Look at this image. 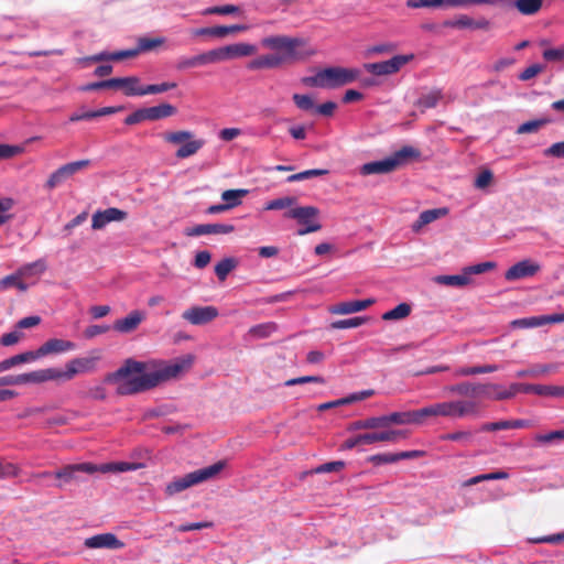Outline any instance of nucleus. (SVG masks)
<instances>
[{
    "mask_svg": "<svg viewBox=\"0 0 564 564\" xmlns=\"http://www.w3.org/2000/svg\"><path fill=\"white\" fill-rule=\"evenodd\" d=\"M238 11H239V8L237 6L226 4V6H216V7L207 8L203 12V14H205V15H208V14L227 15V14L237 13Z\"/></svg>",
    "mask_w": 564,
    "mask_h": 564,
    "instance_id": "obj_53",
    "label": "nucleus"
},
{
    "mask_svg": "<svg viewBox=\"0 0 564 564\" xmlns=\"http://www.w3.org/2000/svg\"><path fill=\"white\" fill-rule=\"evenodd\" d=\"M248 189H227L221 193V199L225 202L228 209L235 208L241 204V199L247 196Z\"/></svg>",
    "mask_w": 564,
    "mask_h": 564,
    "instance_id": "obj_36",
    "label": "nucleus"
},
{
    "mask_svg": "<svg viewBox=\"0 0 564 564\" xmlns=\"http://www.w3.org/2000/svg\"><path fill=\"white\" fill-rule=\"evenodd\" d=\"M225 462L219 460L210 466L188 473L185 476L167 484L165 492L169 496H173L194 485L212 479L216 477L225 468Z\"/></svg>",
    "mask_w": 564,
    "mask_h": 564,
    "instance_id": "obj_6",
    "label": "nucleus"
},
{
    "mask_svg": "<svg viewBox=\"0 0 564 564\" xmlns=\"http://www.w3.org/2000/svg\"><path fill=\"white\" fill-rule=\"evenodd\" d=\"M247 25L235 24V25H217V37H225L228 34L246 31Z\"/></svg>",
    "mask_w": 564,
    "mask_h": 564,
    "instance_id": "obj_57",
    "label": "nucleus"
},
{
    "mask_svg": "<svg viewBox=\"0 0 564 564\" xmlns=\"http://www.w3.org/2000/svg\"><path fill=\"white\" fill-rule=\"evenodd\" d=\"M359 76L360 70L357 68L334 66L324 68L314 76L305 77L303 83L311 87L337 88L354 83Z\"/></svg>",
    "mask_w": 564,
    "mask_h": 564,
    "instance_id": "obj_3",
    "label": "nucleus"
},
{
    "mask_svg": "<svg viewBox=\"0 0 564 564\" xmlns=\"http://www.w3.org/2000/svg\"><path fill=\"white\" fill-rule=\"evenodd\" d=\"M261 44L263 47L279 51L286 61H294L297 58L296 48L304 44V41L299 37H290L285 35H273L262 39Z\"/></svg>",
    "mask_w": 564,
    "mask_h": 564,
    "instance_id": "obj_8",
    "label": "nucleus"
},
{
    "mask_svg": "<svg viewBox=\"0 0 564 564\" xmlns=\"http://www.w3.org/2000/svg\"><path fill=\"white\" fill-rule=\"evenodd\" d=\"M126 217H127L126 212L115 208V207H110L105 210H98L93 215L91 228L95 230H99V229H102L109 223L121 221V220L126 219Z\"/></svg>",
    "mask_w": 564,
    "mask_h": 564,
    "instance_id": "obj_20",
    "label": "nucleus"
},
{
    "mask_svg": "<svg viewBox=\"0 0 564 564\" xmlns=\"http://www.w3.org/2000/svg\"><path fill=\"white\" fill-rule=\"evenodd\" d=\"M22 337V333L18 332V330H13V332H10V333H7V334H3L1 337H0V344L2 346H13L15 345L17 343H19V340L21 339Z\"/></svg>",
    "mask_w": 564,
    "mask_h": 564,
    "instance_id": "obj_62",
    "label": "nucleus"
},
{
    "mask_svg": "<svg viewBox=\"0 0 564 564\" xmlns=\"http://www.w3.org/2000/svg\"><path fill=\"white\" fill-rule=\"evenodd\" d=\"M141 465L135 463H127V462H119V463H107L97 465V471L99 473H124L130 470H137Z\"/></svg>",
    "mask_w": 564,
    "mask_h": 564,
    "instance_id": "obj_33",
    "label": "nucleus"
},
{
    "mask_svg": "<svg viewBox=\"0 0 564 564\" xmlns=\"http://www.w3.org/2000/svg\"><path fill=\"white\" fill-rule=\"evenodd\" d=\"M218 316L215 306H192L183 312L182 317L192 325H204Z\"/></svg>",
    "mask_w": 564,
    "mask_h": 564,
    "instance_id": "obj_14",
    "label": "nucleus"
},
{
    "mask_svg": "<svg viewBox=\"0 0 564 564\" xmlns=\"http://www.w3.org/2000/svg\"><path fill=\"white\" fill-rule=\"evenodd\" d=\"M409 8H429L444 6V0H408Z\"/></svg>",
    "mask_w": 564,
    "mask_h": 564,
    "instance_id": "obj_60",
    "label": "nucleus"
},
{
    "mask_svg": "<svg viewBox=\"0 0 564 564\" xmlns=\"http://www.w3.org/2000/svg\"><path fill=\"white\" fill-rule=\"evenodd\" d=\"M193 362V355H186L170 364L159 360L138 361L129 358L116 371L108 373L105 382L116 383V392L119 395L138 394L178 377L187 371Z\"/></svg>",
    "mask_w": 564,
    "mask_h": 564,
    "instance_id": "obj_1",
    "label": "nucleus"
},
{
    "mask_svg": "<svg viewBox=\"0 0 564 564\" xmlns=\"http://www.w3.org/2000/svg\"><path fill=\"white\" fill-rule=\"evenodd\" d=\"M165 40L163 37H140L137 42L139 54L142 52H150L161 46Z\"/></svg>",
    "mask_w": 564,
    "mask_h": 564,
    "instance_id": "obj_45",
    "label": "nucleus"
},
{
    "mask_svg": "<svg viewBox=\"0 0 564 564\" xmlns=\"http://www.w3.org/2000/svg\"><path fill=\"white\" fill-rule=\"evenodd\" d=\"M22 384L46 382V370L40 369L21 375Z\"/></svg>",
    "mask_w": 564,
    "mask_h": 564,
    "instance_id": "obj_50",
    "label": "nucleus"
},
{
    "mask_svg": "<svg viewBox=\"0 0 564 564\" xmlns=\"http://www.w3.org/2000/svg\"><path fill=\"white\" fill-rule=\"evenodd\" d=\"M328 174L327 170L324 169H313V170H306L296 174L290 175L286 181L289 183L299 182L303 180H307L314 176H322Z\"/></svg>",
    "mask_w": 564,
    "mask_h": 564,
    "instance_id": "obj_47",
    "label": "nucleus"
},
{
    "mask_svg": "<svg viewBox=\"0 0 564 564\" xmlns=\"http://www.w3.org/2000/svg\"><path fill=\"white\" fill-rule=\"evenodd\" d=\"M163 140L170 144H180L175 155L177 159H186L196 154L205 144L203 139H195L194 133L188 130L165 132Z\"/></svg>",
    "mask_w": 564,
    "mask_h": 564,
    "instance_id": "obj_7",
    "label": "nucleus"
},
{
    "mask_svg": "<svg viewBox=\"0 0 564 564\" xmlns=\"http://www.w3.org/2000/svg\"><path fill=\"white\" fill-rule=\"evenodd\" d=\"M442 98V91L438 89H433L427 94L422 95L417 104L423 108H434Z\"/></svg>",
    "mask_w": 564,
    "mask_h": 564,
    "instance_id": "obj_46",
    "label": "nucleus"
},
{
    "mask_svg": "<svg viewBox=\"0 0 564 564\" xmlns=\"http://www.w3.org/2000/svg\"><path fill=\"white\" fill-rule=\"evenodd\" d=\"M514 7L525 15L535 14L542 7L541 0H517Z\"/></svg>",
    "mask_w": 564,
    "mask_h": 564,
    "instance_id": "obj_42",
    "label": "nucleus"
},
{
    "mask_svg": "<svg viewBox=\"0 0 564 564\" xmlns=\"http://www.w3.org/2000/svg\"><path fill=\"white\" fill-rule=\"evenodd\" d=\"M235 230L230 224H199L185 229L187 237H198L203 235H228Z\"/></svg>",
    "mask_w": 564,
    "mask_h": 564,
    "instance_id": "obj_16",
    "label": "nucleus"
},
{
    "mask_svg": "<svg viewBox=\"0 0 564 564\" xmlns=\"http://www.w3.org/2000/svg\"><path fill=\"white\" fill-rule=\"evenodd\" d=\"M175 87H176L175 83H162V84L148 85V86H144V88H143V96L161 94V93L174 89Z\"/></svg>",
    "mask_w": 564,
    "mask_h": 564,
    "instance_id": "obj_54",
    "label": "nucleus"
},
{
    "mask_svg": "<svg viewBox=\"0 0 564 564\" xmlns=\"http://www.w3.org/2000/svg\"><path fill=\"white\" fill-rule=\"evenodd\" d=\"M20 468L11 463L0 464V478H13L19 476Z\"/></svg>",
    "mask_w": 564,
    "mask_h": 564,
    "instance_id": "obj_61",
    "label": "nucleus"
},
{
    "mask_svg": "<svg viewBox=\"0 0 564 564\" xmlns=\"http://www.w3.org/2000/svg\"><path fill=\"white\" fill-rule=\"evenodd\" d=\"M445 25L449 26V28H455V29H468V28L484 29V28L488 26V22L487 21L476 22L470 17L463 14V15H459L455 20L446 21Z\"/></svg>",
    "mask_w": 564,
    "mask_h": 564,
    "instance_id": "obj_32",
    "label": "nucleus"
},
{
    "mask_svg": "<svg viewBox=\"0 0 564 564\" xmlns=\"http://www.w3.org/2000/svg\"><path fill=\"white\" fill-rule=\"evenodd\" d=\"M46 380L47 381H69L70 372L68 371L67 366H65V370L58 368H46Z\"/></svg>",
    "mask_w": 564,
    "mask_h": 564,
    "instance_id": "obj_49",
    "label": "nucleus"
},
{
    "mask_svg": "<svg viewBox=\"0 0 564 564\" xmlns=\"http://www.w3.org/2000/svg\"><path fill=\"white\" fill-rule=\"evenodd\" d=\"M257 52V48L252 44L248 43H235L223 47L212 50L214 63H219L237 57L250 56Z\"/></svg>",
    "mask_w": 564,
    "mask_h": 564,
    "instance_id": "obj_13",
    "label": "nucleus"
},
{
    "mask_svg": "<svg viewBox=\"0 0 564 564\" xmlns=\"http://www.w3.org/2000/svg\"><path fill=\"white\" fill-rule=\"evenodd\" d=\"M236 267L237 261L234 258H225L215 265V273L220 281H225Z\"/></svg>",
    "mask_w": 564,
    "mask_h": 564,
    "instance_id": "obj_41",
    "label": "nucleus"
},
{
    "mask_svg": "<svg viewBox=\"0 0 564 564\" xmlns=\"http://www.w3.org/2000/svg\"><path fill=\"white\" fill-rule=\"evenodd\" d=\"M345 467V462L336 460L322 464L314 468L311 474H325V473H337Z\"/></svg>",
    "mask_w": 564,
    "mask_h": 564,
    "instance_id": "obj_51",
    "label": "nucleus"
},
{
    "mask_svg": "<svg viewBox=\"0 0 564 564\" xmlns=\"http://www.w3.org/2000/svg\"><path fill=\"white\" fill-rule=\"evenodd\" d=\"M386 419V427L390 424L405 425V424H416L420 425V415L419 410L413 411H402V412H393L389 415H384Z\"/></svg>",
    "mask_w": 564,
    "mask_h": 564,
    "instance_id": "obj_28",
    "label": "nucleus"
},
{
    "mask_svg": "<svg viewBox=\"0 0 564 564\" xmlns=\"http://www.w3.org/2000/svg\"><path fill=\"white\" fill-rule=\"evenodd\" d=\"M297 203V198L294 196H283L275 199H272L267 203L264 209L265 210H281L285 208H290L295 206Z\"/></svg>",
    "mask_w": 564,
    "mask_h": 564,
    "instance_id": "obj_39",
    "label": "nucleus"
},
{
    "mask_svg": "<svg viewBox=\"0 0 564 564\" xmlns=\"http://www.w3.org/2000/svg\"><path fill=\"white\" fill-rule=\"evenodd\" d=\"M473 437V433L470 431H457L453 433H447L441 436L443 441H453V442H470Z\"/></svg>",
    "mask_w": 564,
    "mask_h": 564,
    "instance_id": "obj_55",
    "label": "nucleus"
},
{
    "mask_svg": "<svg viewBox=\"0 0 564 564\" xmlns=\"http://www.w3.org/2000/svg\"><path fill=\"white\" fill-rule=\"evenodd\" d=\"M139 55V51L137 47L134 48H131V50H123V51H118V52H115V53H99L97 55H94L91 57H89L90 61L93 62H100V61H122V59H126V58H133L135 56Z\"/></svg>",
    "mask_w": 564,
    "mask_h": 564,
    "instance_id": "obj_31",
    "label": "nucleus"
},
{
    "mask_svg": "<svg viewBox=\"0 0 564 564\" xmlns=\"http://www.w3.org/2000/svg\"><path fill=\"white\" fill-rule=\"evenodd\" d=\"M113 88H121L126 96H143V86L137 76L113 78Z\"/></svg>",
    "mask_w": 564,
    "mask_h": 564,
    "instance_id": "obj_27",
    "label": "nucleus"
},
{
    "mask_svg": "<svg viewBox=\"0 0 564 564\" xmlns=\"http://www.w3.org/2000/svg\"><path fill=\"white\" fill-rule=\"evenodd\" d=\"M550 122H552V120L550 118H541V119H536V120L527 121L518 127L517 133H519V134L533 133Z\"/></svg>",
    "mask_w": 564,
    "mask_h": 564,
    "instance_id": "obj_43",
    "label": "nucleus"
},
{
    "mask_svg": "<svg viewBox=\"0 0 564 564\" xmlns=\"http://www.w3.org/2000/svg\"><path fill=\"white\" fill-rule=\"evenodd\" d=\"M540 265L531 260H522L517 262L512 267H510L506 273L505 278L508 281L520 280L523 278L533 276L540 271Z\"/></svg>",
    "mask_w": 564,
    "mask_h": 564,
    "instance_id": "obj_19",
    "label": "nucleus"
},
{
    "mask_svg": "<svg viewBox=\"0 0 564 564\" xmlns=\"http://www.w3.org/2000/svg\"><path fill=\"white\" fill-rule=\"evenodd\" d=\"M411 313V306L408 303H400L394 308L382 315L383 321H398L408 317Z\"/></svg>",
    "mask_w": 564,
    "mask_h": 564,
    "instance_id": "obj_40",
    "label": "nucleus"
},
{
    "mask_svg": "<svg viewBox=\"0 0 564 564\" xmlns=\"http://www.w3.org/2000/svg\"><path fill=\"white\" fill-rule=\"evenodd\" d=\"M34 359H36L34 351H26L23 354L15 355V356L4 359L0 362V372L9 370L10 368H12L17 365H20L22 362H28V361L34 360Z\"/></svg>",
    "mask_w": 564,
    "mask_h": 564,
    "instance_id": "obj_37",
    "label": "nucleus"
},
{
    "mask_svg": "<svg viewBox=\"0 0 564 564\" xmlns=\"http://www.w3.org/2000/svg\"><path fill=\"white\" fill-rule=\"evenodd\" d=\"M100 359L99 355L96 356H87V357H77L70 359L66 366L68 371L70 372V378L73 379L75 376L79 373L93 372L96 369V364Z\"/></svg>",
    "mask_w": 564,
    "mask_h": 564,
    "instance_id": "obj_21",
    "label": "nucleus"
},
{
    "mask_svg": "<svg viewBox=\"0 0 564 564\" xmlns=\"http://www.w3.org/2000/svg\"><path fill=\"white\" fill-rule=\"evenodd\" d=\"M444 390L449 394L466 397L469 398V400H476L477 398L507 400L511 398V393H509L508 390H503L501 386L495 383L463 381L447 386Z\"/></svg>",
    "mask_w": 564,
    "mask_h": 564,
    "instance_id": "obj_4",
    "label": "nucleus"
},
{
    "mask_svg": "<svg viewBox=\"0 0 564 564\" xmlns=\"http://www.w3.org/2000/svg\"><path fill=\"white\" fill-rule=\"evenodd\" d=\"M496 267L495 262H481L475 265L466 267L463 269L462 273L454 275H438L435 281L443 285L448 286H465L471 282L473 274H481L489 270H492Z\"/></svg>",
    "mask_w": 564,
    "mask_h": 564,
    "instance_id": "obj_10",
    "label": "nucleus"
},
{
    "mask_svg": "<svg viewBox=\"0 0 564 564\" xmlns=\"http://www.w3.org/2000/svg\"><path fill=\"white\" fill-rule=\"evenodd\" d=\"M530 393L549 397H564V387L551 384H531Z\"/></svg>",
    "mask_w": 564,
    "mask_h": 564,
    "instance_id": "obj_38",
    "label": "nucleus"
},
{
    "mask_svg": "<svg viewBox=\"0 0 564 564\" xmlns=\"http://www.w3.org/2000/svg\"><path fill=\"white\" fill-rule=\"evenodd\" d=\"M294 104L302 110H311L314 108V101L308 95H293Z\"/></svg>",
    "mask_w": 564,
    "mask_h": 564,
    "instance_id": "obj_58",
    "label": "nucleus"
},
{
    "mask_svg": "<svg viewBox=\"0 0 564 564\" xmlns=\"http://www.w3.org/2000/svg\"><path fill=\"white\" fill-rule=\"evenodd\" d=\"M45 269H46L45 262L42 260H37L33 263L23 265L22 268H20L18 270V272L22 278H26L32 274L42 273V272H44Z\"/></svg>",
    "mask_w": 564,
    "mask_h": 564,
    "instance_id": "obj_48",
    "label": "nucleus"
},
{
    "mask_svg": "<svg viewBox=\"0 0 564 564\" xmlns=\"http://www.w3.org/2000/svg\"><path fill=\"white\" fill-rule=\"evenodd\" d=\"M283 63V56H280L279 54H267L250 61L247 67L251 70L272 69L280 67Z\"/></svg>",
    "mask_w": 564,
    "mask_h": 564,
    "instance_id": "obj_26",
    "label": "nucleus"
},
{
    "mask_svg": "<svg viewBox=\"0 0 564 564\" xmlns=\"http://www.w3.org/2000/svg\"><path fill=\"white\" fill-rule=\"evenodd\" d=\"M408 435L401 430H389L382 432H372L362 434L365 444H372L377 442H391L395 443L400 438H405Z\"/></svg>",
    "mask_w": 564,
    "mask_h": 564,
    "instance_id": "obj_25",
    "label": "nucleus"
},
{
    "mask_svg": "<svg viewBox=\"0 0 564 564\" xmlns=\"http://www.w3.org/2000/svg\"><path fill=\"white\" fill-rule=\"evenodd\" d=\"M75 343L66 339L51 338L39 347L35 354V358H41L52 354H63L75 350Z\"/></svg>",
    "mask_w": 564,
    "mask_h": 564,
    "instance_id": "obj_17",
    "label": "nucleus"
},
{
    "mask_svg": "<svg viewBox=\"0 0 564 564\" xmlns=\"http://www.w3.org/2000/svg\"><path fill=\"white\" fill-rule=\"evenodd\" d=\"M278 326L273 322L262 323L254 325L249 328L248 336L253 339H261L270 337L274 332H276Z\"/></svg>",
    "mask_w": 564,
    "mask_h": 564,
    "instance_id": "obj_35",
    "label": "nucleus"
},
{
    "mask_svg": "<svg viewBox=\"0 0 564 564\" xmlns=\"http://www.w3.org/2000/svg\"><path fill=\"white\" fill-rule=\"evenodd\" d=\"M208 64H214L212 50L191 57H180L175 63V69L178 72H184L191 68Z\"/></svg>",
    "mask_w": 564,
    "mask_h": 564,
    "instance_id": "obj_22",
    "label": "nucleus"
},
{
    "mask_svg": "<svg viewBox=\"0 0 564 564\" xmlns=\"http://www.w3.org/2000/svg\"><path fill=\"white\" fill-rule=\"evenodd\" d=\"M420 151L411 145H404L389 158L364 164L360 169L362 175L387 174L398 170L412 159L420 156Z\"/></svg>",
    "mask_w": 564,
    "mask_h": 564,
    "instance_id": "obj_5",
    "label": "nucleus"
},
{
    "mask_svg": "<svg viewBox=\"0 0 564 564\" xmlns=\"http://www.w3.org/2000/svg\"><path fill=\"white\" fill-rule=\"evenodd\" d=\"M368 321V317L356 316L346 319H339L333 322L330 327L334 329H346V328H356L364 325Z\"/></svg>",
    "mask_w": 564,
    "mask_h": 564,
    "instance_id": "obj_44",
    "label": "nucleus"
},
{
    "mask_svg": "<svg viewBox=\"0 0 564 564\" xmlns=\"http://www.w3.org/2000/svg\"><path fill=\"white\" fill-rule=\"evenodd\" d=\"M303 383H325V380L323 377H319V376H303V377H297V378H293V379H289L284 382V386L286 387H291V386H295V384H303Z\"/></svg>",
    "mask_w": 564,
    "mask_h": 564,
    "instance_id": "obj_52",
    "label": "nucleus"
},
{
    "mask_svg": "<svg viewBox=\"0 0 564 564\" xmlns=\"http://www.w3.org/2000/svg\"><path fill=\"white\" fill-rule=\"evenodd\" d=\"M414 58L413 54L395 55L392 58L378 63H367L365 69L376 76L392 75L398 73L405 64Z\"/></svg>",
    "mask_w": 564,
    "mask_h": 564,
    "instance_id": "obj_12",
    "label": "nucleus"
},
{
    "mask_svg": "<svg viewBox=\"0 0 564 564\" xmlns=\"http://www.w3.org/2000/svg\"><path fill=\"white\" fill-rule=\"evenodd\" d=\"M176 111V108L170 104H161L158 106L145 108L147 119L151 121L174 116Z\"/></svg>",
    "mask_w": 564,
    "mask_h": 564,
    "instance_id": "obj_30",
    "label": "nucleus"
},
{
    "mask_svg": "<svg viewBox=\"0 0 564 564\" xmlns=\"http://www.w3.org/2000/svg\"><path fill=\"white\" fill-rule=\"evenodd\" d=\"M386 427V419L382 416H372L365 420H358L350 424L349 430L358 431V430H372Z\"/></svg>",
    "mask_w": 564,
    "mask_h": 564,
    "instance_id": "obj_34",
    "label": "nucleus"
},
{
    "mask_svg": "<svg viewBox=\"0 0 564 564\" xmlns=\"http://www.w3.org/2000/svg\"><path fill=\"white\" fill-rule=\"evenodd\" d=\"M77 473H87L94 474L97 473V465L91 463H82L67 465L55 473V477L61 481L57 484V487L62 488L64 484H67L74 479H76Z\"/></svg>",
    "mask_w": 564,
    "mask_h": 564,
    "instance_id": "obj_15",
    "label": "nucleus"
},
{
    "mask_svg": "<svg viewBox=\"0 0 564 564\" xmlns=\"http://www.w3.org/2000/svg\"><path fill=\"white\" fill-rule=\"evenodd\" d=\"M144 318L145 314L143 312L132 311L124 318L117 319L113 323V329L122 334L131 333L139 327Z\"/></svg>",
    "mask_w": 564,
    "mask_h": 564,
    "instance_id": "obj_23",
    "label": "nucleus"
},
{
    "mask_svg": "<svg viewBox=\"0 0 564 564\" xmlns=\"http://www.w3.org/2000/svg\"><path fill=\"white\" fill-rule=\"evenodd\" d=\"M480 406L477 400H452L434 403L429 406L419 409L421 424L432 416L443 417H465L476 416L479 414Z\"/></svg>",
    "mask_w": 564,
    "mask_h": 564,
    "instance_id": "obj_2",
    "label": "nucleus"
},
{
    "mask_svg": "<svg viewBox=\"0 0 564 564\" xmlns=\"http://www.w3.org/2000/svg\"><path fill=\"white\" fill-rule=\"evenodd\" d=\"M545 156L564 158V141L556 142L544 150Z\"/></svg>",
    "mask_w": 564,
    "mask_h": 564,
    "instance_id": "obj_64",
    "label": "nucleus"
},
{
    "mask_svg": "<svg viewBox=\"0 0 564 564\" xmlns=\"http://www.w3.org/2000/svg\"><path fill=\"white\" fill-rule=\"evenodd\" d=\"M148 120L145 108L138 109L124 119V123L128 126L140 123L141 121Z\"/></svg>",
    "mask_w": 564,
    "mask_h": 564,
    "instance_id": "obj_63",
    "label": "nucleus"
},
{
    "mask_svg": "<svg viewBox=\"0 0 564 564\" xmlns=\"http://www.w3.org/2000/svg\"><path fill=\"white\" fill-rule=\"evenodd\" d=\"M89 165L90 161L87 159L66 163L59 166L48 176L47 181L44 184V187L47 191H52L55 187L59 186L62 183H64L67 178L72 177L74 174L88 167Z\"/></svg>",
    "mask_w": 564,
    "mask_h": 564,
    "instance_id": "obj_11",
    "label": "nucleus"
},
{
    "mask_svg": "<svg viewBox=\"0 0 564 564\" xmlns=\"http://www.w3.org/2000/svg\"><path fill=\"white\" fill-rule=\"evenodd\" d=\"M448 213V209L443 208H434V209H427L420 214L419 218L413 223L412 230L417 232L422 227L433 223L434 220L446 216Z\"/></svg>",
    "mask_w": 564,
    "mask_h": 564,
    "instance_id": "obj_29",
    "label": "nucleus"
},
{
    "mask_svg": "<svg viewBox=\"0 0 564 564\" xmlns=\"http://www.w3.org/2000/svg\"><path fill=\"white\" fill-rule=\"evenodd\" d=\"M509 429H510V420L484 423L480 426V431H482V432H495V431L509 430Z\"/></svg>",
    "mask_w": 564,
    "mask_h": 564,
    "instance_id": "obj_59",
    "label": "nucleus"
},
{
    "mask_svg": "<svg viewBox=\"0 0 564 564\" xmlns=\"http://www.w3.org/2000/svg\"><path fill=\"white\" fill-rule=\"evenodd\" d=\"M84 545L87 549L119 550L124 546V543L120 541L113 533H101L87 538L84 541Z\"/></svg>",
    "mask_w": 564,
    "mask_h": 564,
    "instance_id": "obj_18",
    "label": "nucleus"
},
{
    "mask_svg": "<svg viewBox=\"0 0 564 564\" xmlns=\"http://www.w3.org/2000/svg\"><path fill=\"white\" fill-rule=\"evenodd\" d=\"M492 180V172L490 170H484L477 175L474 185L476 188L484 189L491 184Z\"/></svg>",
    "mask_w": 564,
    "mask_h": 564,
    "instance_id": "obj_56",
    "label": "nucleus"
},
{
    "mask_svg": "<svg viewBox=\"0 0 564 564\" xmlns=\"http://www.w3.org/2000/svg\"><path fill=\"white\" fill-rule=\"evenodd\" d=\"M319 215V209L314 206H302L293 207L284 214V217L296 219L301 225H305V228L299 230L300 236H304L311 232H316L322 229V225L316 221Z\"/></svg>",
    "mask_w": 564,
    "mask_h": 564,
    "instance_id": "obj_9",
    "label": "nucleus"
},
{
    "mask_svg": "<svg viewBox=\"0 0 564 564\" xmlns=\"http://www.w3.org/2000/svg\"><path fill=\"white\" fill-rule=\"evenodd\" d=\"M375 302H376L375 299L340 302V303L334 305L330 308V312L333 314H339V315L352 314V313L360 312V311L368 308L369 306L375 304Z\"/></svg>",
    "mask_w": 564,
    "mask_h": 564,
    "instance_id": "obj_24",
    "label": "nucleus"
}]
</instances>
